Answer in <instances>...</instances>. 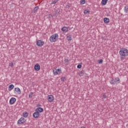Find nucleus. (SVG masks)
Listing matches in <instances>:
<instances>
[{
    "label": "nucleus",
    "instance_id": "nucleus-32",
    "mask_svg": "<svg viewBox=\"0 0 128 128\" xmlns=\"http://www.w3.org/2000/svg\"><path fill=\"white\" fill-rule=\"evenodd\" d=\"M64 62L68 63V59L65 58L64 60Z\"/></svg>",
    "mask_w": 128,
    "mask_h": 128
},
{
    "label": "nucleus",
    "instance_id": "nucleus-27",
    "mask_svg": "<svg viewBox=\"0 0 128 128\" xmlns=\"http://www.w3.org/2000/svg\"><path fill=\"white\" fill-rule=\"evenodd\" d=\"M103 62H104V60H102V59H100L98 60V64H102Z\"/></svg>",
    "mask_w": 128,
    "mask_h": 128
},
{
    "label": "nucleus",
    "instance_id": "nucleus-36",
    "mask_svg": "<svg viewBox=\"0 0 128 128\" xmlns=\"http://www.w3.org/2000/svg\"><path fill=\"white\" fill-rule=\"evenodd\" d=\"M80 128H86L84 126H82Z\"/></svg>",
    "mask_w": 128,
    "mask_h": 128
},
{
    "label": "nucleus",
    "instance_id": "nucleus-8",
    "mask_svg": "<svg viewBox=\"0 0 128 128\" xmlns=\"http://www.w3.org/2000/svg\"><path fill=\"white\" fill-rule=\"evenodd\" d=\"M33 116L34 118H40V112L36 111L33 114Z\"/></svg>",
    "mask_w": 128,
    "mask_h": 128
},
{
    "label": "nucleus",
    "instance_id": "nucleus-31",
    "mask_svg": "<svg viewBox=\"0 0 128 128\" xmlns=\"http://www.w3.org/2000/svg\"><path fill=\"white\" fill-rule=\"evenodd\" d=\"M126 58V57H124V56H121L120 58L121 60H124V58Z\"/></svg>",
    "mask_w": 128,
    "mask_h": 128
},
{
    "label": "nucleus",
    "instance_id": "nucleus-26",
    "mask_svg": "<svg viewBox=\"0 0 128 128\" xmlns=\"http://www.w3.org/2000/svg\"><path fill=\"white\" fill-rule=\"evenodd\" d=\"M38 10V6H36L34 8V12H36V11Z\"/></svg>",
    "mask_w": 128,
    "mask_h": 128
},
{
    "label": "nucleus",
    "instance_id": "nucleus-4",
    "mask_svg": "<svg viewBox=\"0 0 128 128\" xmlns=\"http://www.w3.org/2000/svg\"><path fill=\"white\" fill-rule=\"evenodd\" d=\"M26 122V120L24 118H21L18 120L17 124H24Z\"/></svg>",
    "mask_w": 128,
    "mask_h": 128
},
{
    "label": "nucleus",
    "instance_id": "nucleus-20",
    "mask_svg": "<svg viewBox=\"0 0 128 128\" xmlns=\"http://www.w3.org/2000/svg\"><path fill=\"white\" fill-rule=\"evenodd\" d=\"M28 112H24L23 113L24 118H28Z\"/></svg>",
    "mask_w": 128,
    "mask_h": 128
},
{
    "label": "nucleus",
    "instance_id": "nucleus-35",
    "mask_svg": "<svg viewBox=\"0 0 128 128\" xmlns=\"http://www.w3.org/2000/svg\"><path fill=\"white\" fill-rule=\"evenodd\" d=\"M37 106H42V105L40 104H37Z\"/></svg>",
    "mask_w": 128,
    "mask_h": 128
},
{
    "label": "nucleus",
    "instance_id": "nucleus-22",
    "mask_svg": "<svg viewBox=\"0 0 128 128\" xmlns=\"http://www.w3.org/2000/svg\"><path fill=\"white\" fill-rule=\"evenodd\" d=\"M86 4V0H80V4Z\"/></svg>",
    "mask_w": 128,
    "mask_h": 128
},
{
    "label": "nucleus",
    "instance_id": "nucleus-28",
    "mask_svg": "<svg viewBox=\"0 0 128 128\" xmlns=\"http://www.w3.org/2000/svg\"><path fill=\"white\" fill-rule=\"evenodd\" d=\"M61 80L62 82H64V80H66V77H62L61 78Z\"/></svg>",
    "mask_w": 128,
    "mask_h": 128
},
{
    "label": "nucleus",
    "instance_id": "nucleus-2",
    "mask_svg": "<svg viewBox=\"0 0 128 128\" xmlns=\"http://www.w3.org/2000/svg\"><path fill=\"white\" fill-rule=\"evenodd\" d=\"M58 40V34H54L50 38V42H56Z\"/></svg>",
    "mask_w": 128,
    "mask_h": 128
},
{
    "label": "nucleus",
    "instance_id": "nucleus-14",
    "mask_svg": "<svg viewBox=\"0 0 128 128\" xmlns=\"http://www.w3.org/2000/svg\"><path fill=\"white\" fill-rule=\"evenodd\" d=\"M36 112H44V108L40 107H38L36 108Z\"/></svg>",
    "mask_w": 128,
    "mask_h": 128
},
{
    "label": "nucleus",
    "instance_id": "nucleus-30",
    "mask_svg": "<svg viewBox=\"0 0 128 128\" xmlns=\"http://www.w3.org/2000/svg\"><path fill=\"white\" fill-rule=\"evenodd\" d=\"M77 68H82V64H78L77 66Z\"/></svg>",
    "mask_w": 128,
    "mask_h": 128
},
{
    "label": "nucleus",
    "instance_id": "nucleus-19",
    "mask_svg": "<svg viewBox=\"0 0 128 128\" xmlns=\"http://www.w3.org/2000/svg\"><path fill=\"white\" fill-rule=\"evenodd\" d=\"M14 88V84H12L8 86L9 90H12Z\"/></svg>",
    "mask_w": 128,
    "mask_h": 128
},
{
    "label": "nucleus",
    "instance_id": "nucleus-5",
    "mask_svg": "<svg viewBox=\"0 0 128 128\" xmlns=\"http://www.w3.org/2000/svg\"><path fill=\"white\" fill-rule=\"evenodd\" d=\"M62 72V70L60 69H55L53 70V74L54 76H56V74H60Z\"/></svg>",
    "mask_w": 128,
    "mask_h": 128
},
{
    "label": "nucleus",
    "instance_id": "nucleus-33",
    "mask_svg": "<svg viewBox=\"0 0 128 128\" xmlns=\"http://www.w3.org/2000/svg\"><path fill=\"white\" fill-rule=\"evenodd\" d=\"M102 97H103L104 98H106V95L104 94V95L102 96Z\"/></svg>",
    "mask_w": 128,
    "mask_h": 128
},
{
    "label": "nucleus",
    "instance_id": "nucleus-10",
    "mask_svg": "<svg viewBox=\"0 0 128 128\" xmlns=\"http://www.w3.org/2000/svg\"><path fill=\"white\" fill-rule=\"evenodd\" d=\"M16 102V99L14 98H12L10 100V104H14Z\"/></svg>",
    "mask_w": 128,
    "mask_h": 128
},
{
    "label": "nucleus",
    "instance_id": "nucleus-18",
    "mask_svg": "<svg viewBox=\"0 0 128 128\" xmlns=\"http://www.w3.org/2000/svg\"><path fill=\"white\" fill-rule=\"evenodd\" d=\"M84 74V70H82L79 72V76H82Z\"/></svg>",
    "mask_w": 128,
    "mask_h": 128
},
{
    "label": "nucleus",
    "instance_id": "nucleus-9",
    "mask_svg": "<svg viewBox=\"0 0 128 128\" xmlns=\"http://www.w3.org/2000/svg\"><path fill=\"white\" fill-rule=\"evenodd\" d=\"M34 69L36 72H38V70H40V64H35V66H34Z\"/></svg>",
    "mask_w": 128,
    "mask_h": 128
},
{
    "label": "nucleus",
    "instance_id": "nucleus-24",
    "mask_svg": "<svg viewBox=\"0 0 128 128\" xmlns=\"http://www.w3.org/2000/svg\"><path fill=\"white\" fill-rule=\"evenodd\" d=\"M32 96H34V92H31L29 94L28 98H32Z\"/></svg>",
    "mask_w": 128,
    "mask_h": 128
},
{
    "label": "nucleus",
    "instance_id": "nucleus-7",
    "mask_svg": "<svg viewBox=\"0 0 128 128\" xmlns=\"http://www.w3.org/2000/svg\"><path fill=\"white\" fill-rule=\"evenodd\" d=\"M48 101L50 102H54V96L48 95Z\"/></svg>",
    "mask_w": 128,
    "mask_h": 128
},
{
    "label": "nucleus",
    "instance_id": "nucleus-11",
    "mask_svg": "<svg viewBox=\"0 0 128 128\" xmlns=\"http://www.w3.org/2000/svg\"><path fill=\"white\" fill-rule=\"evenodd\" d=\"M68 28H70V27H66V26H64L62 28L61 30L62 32H68Z\"/></svg>",
    "mask_w": 128,
    "mask_h": 128
},
{
    "label": "nucleus",
    "instance_id": "nucleus-6",
    "mask_svg": "<svg viewBox=\"0 0 128 128\" xmlns=\"http://www.w3.org/2000/svg\"><path fill=\"white\" fill-rule=\"evenodd\" d=\"M36 44L38 46H42L44 44V42L42 40H38L36 42Z\"/></svg>",
    "mask_w": 128,
    "mask_h": 128
},
{
    "label": "nucleus",
    "instance_id": "nucleus-29",
    "mask_svg": "<svg viewBox=\"0 0 128 128\" xmlns=\"http://www.w3.org/2000/svg\"><path fill=\"white\" fill-rule=\"evenodd\" d=\"M9 66H10L12 68V66H14V63H12V62H11L10 63Z\"/></svg>",
    "mask_w": 128,
    "mask_h": 128
},
{
    "label": "nucleus",
    "instance_id": "nucleus-17",
    "mask_svg": "<svg viewBox=\"0 0 128 128\" xmlns=\"http://www.w3.org/2000/svg\"><path fill=\"white\" fill-rule=\"evenodd\" d=\"M108 0H102V6H106V4H108Z\"/></svg>",
    "mask_w": 128,
    "mask_h": 128
},
{
    "label": "nucleus",
    "instance_id": "nucleus-12",
    "mask_svg": "<svg viewBox=\"0 0 128 128\" xmlns=\"http://www.w3.org/2000/svg\"><path fill=\"white\" fill-rule=\"evenodd\" d=\"M17 92L18 94H22V92L20 91V89L19 88H14V92Z\"/></svg>",
    "mask_w": 128,
    "mask_h": 128
},
{
    "label": "nucleus",
    "instance_id": "nucleus-1",
    "mask_svg": "<svg viewBox=\"0 0 128 128\" xmlns=\"http://www.w3.org/2000/svg\"><path fill=\"white\" fill-rule=\"evenodd\" d=\"M119 54L121 56H124V58H126V56H128V49L126 48H122L120 49V50L119 52Z\"/></svg>",
    "mask_w": 128,
    "mask_h": 128
},
{
    "label": "nucleus",
    "instance_id": "nucleus-3",
    "mask_svg": "<svg viewBox=\"0 0 128 128\" xmlns=\"http://www.w3.org/2000/svg\"><path fill=\"white\" fill-rule=\"evenodd\" d=\"M110 84H120V80L118 78H112L110 81Z\"/></svg>",
    "mask_w": 128,
    "mask_h": 128
},
{
    "label": "nucleus",
    "instance_id": "nucleus-15",
    "mask_svg": "<svg viewBox=\"0 0 128 128\" xmlns=\"http://www.w3.org/2000/svg\"><path fill=\"white\" fill-rule=\"evenodd\" d=\"M104 24H108V22H110V18H104Z\"/></svg>",
    "mask_w": 128,
    "mask_h": 128
},
{
    "label": "nucleus",
    "instance_id": "nucleus-16",
    "mask_svg": "<svg viewBox=\"0 0 128 128\" xmlns=\"http://www.w3.org/2000/svg\"><path fill=\"white\" fill-rule=\"evenodd\" d=\"M124 12L126 14H128V5L124 7Z\"/></svg>",
    "mask_w": 128,
    "mask_h": 128
},
{
    "label": "nucleus",
    "instance_id": "nucleus-23",
    "mask_svg": "<svg viewBox=\"0 0 128 128\" xmlns=\"http://www.w3.org/2000/svg\"><path fill=\"white\" fill-rule=\"evenodd\" d=\"M90 11H88V10H84V14H90Z\"/></svg>",
    "mask_w": 128,
    "mask_h": 128
},
{
    "label": "nucleus",
    "instance_id": "nucleus-21",
    "mask_svg": "<svg viewBox=\"0 0 128 128\" xmlns=\"http://www.w3.org/2000/svg\"><path fill=\"white\" fill-rule=\"evenodd\" d=\"M60 9L58 8H57L56 10L55 11L56 14H57L58 16V14H60Z\"/></svg>",
    "mask_w": 128,
    "mask_h": 128
},
{
    "label": "nucleus",
    "instance_id": "nucleus-25",
    "mask_svg": "<svg viewBox=\"0 0 128 128\" xmlns=\"http://www.w3.org/2000/svg\"><path fill=\"white\" fill-rule=\"evenodd\" d=\"M59 0H54L52 3L51 4H56L58 2Z\"/></svg>",
    "mask_w": 128,
    "mask_h": 128
},
{
    "label": "nucleus",
    "instance_id": "nucleus-13",
    "mask_svg": "<svg viewBox=\"0 0 128 128\" xmlns=\"http://www.w3.org/2000/svg\"><path fill=\"white\" fill-rule=\"evenodd\" d=\"M66 40L68 42H70V40H72V35H70V34H67Z\"/></svg>",
    "mask_w": 128,
    "mask_h": 128
},
{
    "label": "nucleus",
    "instance_id": "nucleus-34",
    "mask_svg": "<svg viewBox=\"0 0 128 128\" xmlns=\"http://www.w3.org/2000/svg\"><path fill=\"white\" fill-rule=\"evenodd\" d=\"M48 16H49V18H52V15L50 14L48 15Z\"/></svg>",
    "mask_w": 128,
    "mask_h": 128
}]
</instances>
